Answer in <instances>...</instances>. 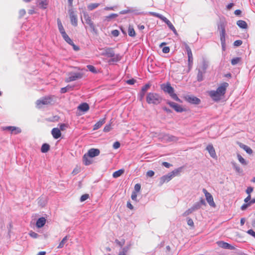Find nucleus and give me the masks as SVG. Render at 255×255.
I'll list each match as a JSON object with an SVG mask.
<instances>
[{
    "label": "nucleus",
    "instance_id": "nucleus-1",
    "mask_svg": "<svg viewBox=\"0 0 255 255\" xmlns=\"http://www.w3.org/2000/svg\"><path fill=\"white\" fill-rule=\"evenodd\" d=\"M228 86L229 84L228 83L224 82L219 86L216 91H210L209 95L214 101H219L224 97Z\"/></svg>",
    "mask_w": 255,
    "mask_h": 255
},
{
    "label": "nucleus",
    "instance_id": "nucleus-2",
    "mask_svg": "<svg viewBox=\"0 0 255 255\" xmlns=\"http://www.w3.org/2000/svg\"><path fill=\"white\" fill-rule=\"evenodd\" d=\"M146 100L149 104L158 105L161 102L162 98L157 93H149L146 95Z\"/></svg>",
    "mask_w": 255,
    "mask_h": 255
},
{
    "label": "nucleus",
    "instance_id": "nucleus-3",
    "mask_svg": "<svg viewBox=\"0 0 255 255\" xmlns=\"http://www.w3.org/2000/svg\"><path fill=\"white\" fill-rule=\"evenodd\" d=\"M162 90L169 94L170 96L174 100L181 102L180 99L177 97V95L174 93V90L173 87L171 86L170 83L162 84L161 85Z\"/></svg>",
    "mask_w": 255,
    "mask_h": 255
},
{
    "label": "nucleus",
    "instance_id": "nucleus-4",
    "mask_svg": "<svg viewBox=\"0 0 255 255\" xmlns=\"http://www.w3.org/2000/svg\"><path fill=\"white\" fill-rule=\"evenodd\" d=\"M52 101V97L50 96L42 97L36 101V106L37 108L40 109L42 108L43 106L50 104Z\"/></svg>",
    "mask_w": 255,
    "mask_h": 255
},
{
    "label": "nucleus",
    "instance_id": "nucleus-5",
    "mask_svg": "<svg viewBox=\"0 0 255 255\" xmlns=\"http://www.w3.org/2000/svg\"><path fill=\"white\" fill-rule=\"evenodd\" d=\"M83 74L79 72H71L68 74V77L66 79V82H70L82 78Z\"/></svg>",
    "mask_w": 255,
    "mask_h": 255
},
{
    "label": "nucleus",
    "instance_id": "nucleus-6",
    "mask_svg": "<svg viewBox=\"0 0 255 255\" xmlns=\"http://www.w3.org/2000/svg\"><path fill=\"white\" fill-rule=\"evenodd\" d=\"M159 138L165 142L176 141L178 139L176 137L167 134H161Z\"/></svg>",
    "mask_w": 255,
    "mask_h": 255
},
{
    "label": "nucleus",
    "instance_id": "nucleus-7",
    "mask_svg": "<svg viewBox=\"0 0 255 255\" xmlns=\"http://www.w3.org/2000/svg\"><path fill=\"white\" fill-rule=\"evenodd\" d=\"M203 192L204 193L206 199L209 204L211 206L214 207L215 206V204L214 202L213 198L212 195L209 193L205 188L203 189Z\"/></svg>",
    "mask_w": 255,
    "mask_h": 255
},
{
    "label": "nucleus",
    "instance_id": "nucleus-8",
    "mask_svg": "<svg viewBox=\"0 0 255 255\" xmlns=\"http://www.w3.org/2000/svg\"><path fill=\"white\" fill-rule=\"evenodd\" d=\"M226 22L225 21H221L218 25V29L220 30V37H226Z\"/></svg>",
    "mask_w": 255,
    "mask_h": 255
},
{
    "label": "nucleus",
    "instance_id": "nucleus-9",
    "mask_svg": "<svg viewBox=\"0 0 255 255\" xmlns=\"http://www.w3.org/2000/svg\"><path fill=\"white\" fill-rule=\"evenodd\" d=\"M167 104H168L171 108H172L173 109H174V110L177 112H179V113H181L183 111H185V109H184L183 108H182L180 105L175 103H174L173 102H171V101H168L167 102Z\"/></svg>",
    "mask_w": 255,
    "mask_h": 255
},
{
    "label": "nucleus",
    "instance_id": "nucleus-10",
    "mask_svg": "<svg viewBox=\"0 0 255 255\" xmlns=\"http://www.w3.org/2000/svg\"><path fill=\"white\" fill-rule=\"evenodd\" d=\"M83 17L85 20V22L89 25L93 31H95L96 30V28L89 15L86 13H84Z\"/></svg>",
    "mask_w": 255,
    "mask_h": 255
},
{
    "label": "nucleus",
    "instance_id": "nucleus-11",
    "mask_svg": "<svg viewBox=\"0 0 255 255\" xmlns=\"http://www.w3.org/2000/svg\"><path fill=\"white\" fill-rule=\"evenodd\" d=\"M185 98L187 102L191 104L198 105L200 103V100L193 96L187 95Z\"/></svg>",
    "mask_w": 255,
    "mask_h": 255
},
{
    "label": "nucleus",
    "instance_id": "nucleus-12",
    "mask_svg": "<svg viewBox=\"0 0 255 255\" xmlns=\"http://www.w3.org/2000/svg\"><path fill=\"white\" fill-rule=\"evenodd\" d=\"M150 86V85L149 84H147L142 87L141 90L138 96V99L140 101H142V100L144 97L145 93L147 91V90L149 88Z\"/></svg>",
    "mask_w": 255,
    "mask_h": 255
},
{
    "label": "nucleus",
    "instance_id": "nucleus-13",
    "mask_svg": "<svg viewBox=\"0 0 255 255\" xmlns=\"http://www.w3.org/2000/svg\"><path fill=\"white\" fill-rule=\"evenodd\" d=\"M206 150L208 151L210 156L212 158L215 159L217 158V156L216 153V151L212 144H208L206 147Z\"/></svg>",
    "mask_w": 255,
    "mask_h": 255
},
{
    "label": "nucleus",
    "instance_id": "nucleus-14",
    "mask_svg": "<svg viewBox=\"0 0 255 255\" xmlns=\"http://www.w3.org/2000/svg\"><path fill=\"white\" fill-rule=\"evenodd\" d=\"M131 246L132 244L130 242L125 247L122 248L118 255H127V254L130 249Z\"/></svg>",
    "mask_w": 255,
    "mask_h": 255
},
{
    "label": "nucleus",
    "instance_id": "nucleus-15",
    "mask_svg": "<svg viewBox=\"0 0 255 255\" xmlns=\"http://www.w3.org/2000/svg\"><path fill=\"white\" fill-rule=\"evenodd\" d=\"M202 205H206V202L203 198H201L199 202L195 203L191 207L194 211L199 209Z\"/></svg>",
    "mask_w": 255,
    "mask_h": 255
},
{
    "label": "nucleus",
    "instance_id": "nucleus-16",
    "mask_svg": "<svg viewBox=\"0 0 255 255\" xmlns=\"http://www.w3.org/2000/svg\"><path fill=\"white\" fill-rule=\"evenodd\" d=\"M172 175L168 173L167 174L162 176L160 178L159 184L162 185L164 183L167 182L172 179Z\"/></svg>",
    "mask_w": 255,
    "mask_h": 255
},
{
    "label": "nucleus",
    "instance_id": "nucleus-17",
    "mask_svg": "<svg viewBox=\"0 0 255 255\" xmlns=\"http://www.w3.org/2000/svg\"><path fill=\"white\" fill-rule=\"evenodd\" d=\"M71 22L74 26L77 25V19L76 14L72 10L69 11Z\"/></svg>",
    "mask_w": 255,
    "mask_h": 255
},
{
    "label": "nucleus",
    "instance_id": "nucleus-18",
    "mask_svg": "<svg viewBox=\"0 0 255 255\" xmlns=\"http://www.w3.org/2000/svg\"><path fill=\"white\" fill-rule=\"evenodd\" d=\"M100 152L98 149L91 148L89 149L87 153L90 157H94L99 155Z\"/></svg>",
    "mask_w": 255,
    "mask_h": 255
},
{
    "label": "nucleus",
    "instance_id": "nucleus-19",
    "mask_svg": "<svg viewBox=\"0 0 255 255\" xmlns=\"http://www.w3.org/2000/svg\"><path fill=\"white\" fill-rule=\"evenodd\" d=\"M217 244L219 247H220L223 249H229V250L235 249L234 247L232 246V245H231L230 244H229L227 243H226V242H224L223 241L218 242L217 243Z\"/></svg>",
    "mask_w": 255,
    "mask_h": 255
},
{
    "label": "nucleus",
    "instance_id": "nucleus-20",
    "mask_svg": "<svg viewBox=\"0 0 255 255\" xmlns=\"http://www.w3.org/2000/svg\"><path fill=\"white\" fill-rule=\"evenodd\" d=\"M208 66V62L206 61L205 60H203L202 62V63L201 65L199 66L198 70L201 71L202 72H206V70Z\"/></svg>",
    "mask_w": 255,
    "mask_h": 255
},
{
    "label": "nucleus",
    "instance_id": "nucleus-21",
    "mask_svg": "<svg viewBox=\"0 0 255 255\" xmlns=\"http://www.w3.org/2000/svg\"><path fill=\"white\" fill-rule=\"evenodd\" d=\"M51 134L55 139L59 138L61 135L60 130L58 128H53L52 129Z\"/></svg>",
    "mask_w": 255,
    "mask_h": 255
},
{
    "label": "nucleus",
    "instance_id": "nucleus-22",
    "mask_svg": "<svg viewBox=\"0 0 255 255\" xmlns=\"http://www.w3.org/2000/svg\"><path fill=\"white\" fill-rule=\"evenodd\" d=\"M4 129L9 130L11 133L17 134L21 132V129L15 127H6L4 128Z\"/></svg>",
    "mask_w": 255,
    "mask_h": 255
},
{
    "label": "nucleus",
    "instance_id": "nucleus-23",
    "mask_svg": "<svg viewBox=\"0 0 255 255\" xmlns=\"http://www.w3.org/2000/svg\"><path fill=\"white\" fill-rule=\"evenodd\" d=\"M114 52L112 48H106L104 50L102 55L111 58V57L114 56Z\"/></svg>",
    "mask_w": 255,
    "mask_h": 255
},
{
    "label": "nucleus",
    "instance_id": "nucleus-24",
    "mask_svg": "<svg viewBox=\"0 0 255 255\" xmlns=\"http://www.w3.org/2000/svg\"><path fill=\"white\" fill-rule=\"evenodd\" d=\"M78 109L81 111L86 112L89 109V106L87 103H84L78 107Z\"/></svg>",
    "mask_w": 255,
    "mask_h": 255
},
{
    "label": "nucleus",
    "instance_id": "nucleus-25",
    "mask_svg": "<svg viewBox=\"0 0 255 255\" xmlns=\"http://www.w3.org/2000/svg\"><path fill=\"white\" fill-rule=\"evenodd\" d=\"M45 223L46 219L43 217H41L37 220L36 223V226L37 228H40L44 226V225L45 224Z\"/></svg>",
    "mask_w": 255,
    "mask_h": 255
},
{
    "label": "nucleus",
    "instance_id": "nucleus-26",
    "mask_svg": "<svg viewBox=\"0 0 255 255\" xmlns=\"http://www.w3.org/2000/svg\"><path fill=\"white\" fill-rule=\"evenodd\" d=\"M240 146L244 149L248 154H251L253 153L252 149L248 146L243 143L240 144Z\"/></svg>",
    "mask_w": 255,
    "mask_h": 255
},
{
    "label": "nucleus",
    "instance_id": "nucleus-27",
    "mask_svg": "<svg viewBox=\"0 0 255 255\" xmlns=\"http://www.w3.org/2000/svg\"><path fill=\"white\" fill-rule=\"evenodd\" d=\"M88 157L89 156L87 154H85L83 157V163L86 165H89L92 163L91 160L89 159Z\"/></svg>",
    "mask_w": 255,
    "mask_h": 255
},
{
    "label": "nucleus",
    "instance_id": "nucleus-28",
    "mask_svg": "<svg viewBox=\"0 0 255 255\" xmlns=\"http://www.w3.org/2000/svg\"><path fill=\"white\" fill-rule=\"evenodd\" d=\"M57 24H58L59 30L60 32V33L61 34V35H62L63 34L66 33L64 28L62 25V24L59 19H57Z\"/></svg>",
    "mask_w": 255,
    "mask_h": 255
},
{
    "label": "nucleus",
    "instance_id": "nucleus-29",
    "mask_svg": "<svg viewBox=\"0 0 255 255\" xmlns=\"http://www.w3.org/2000/svg\"><path fill=\"white\" fill-rule=\"evenodd\" d=\"M237 24L239 26L240 28L246 29L248 27V25L247 22L242 20H238L237 22Z\"/></svg>",
    "mask_w": 255,
    "mask_h": 255
},
{
    "label": "nucleus",
    "instance_id": "nucleus-30",
    "mask_svg": "<svg viewBox=\"0 0 255 255\" xmlns=\"http://www.w3.org/2000/svg\"><path fill=\"white\" fill-rule=\"evenodd\" d=\"M182 167H179L178 168L175 169L173 170L172 172H170V173L172 175V177L175 176H178L180 172L182 171Z\"/></svg>",
    "mask_w": 255,
    "mask_h": 255
},
{
    "label": "nucleus",
    "instance_id": "nucleus-31",
    "mask_svg": "<svg viewBox=\"0 0 255 255\" xmlns=\"http://www.w3.org/2000/svg\"><path fill=\"white\" fill-rule=\"evenodd\" d=\"M105 123V119H103L100 120L98 122H97L94 126L93 128L94 130H97L104 123Z\"/></svg>",
    "mask_w": 255,
    "mask_h": 255
},
{
    "label": "nucleus",
    "instance_id": "nucleus-32",
    "mask_svg": "<svg viewBox=\"0 0 255 255\" xmlns=\"http://www.w3.org/2000/svg\"><path fill=\"white\" fill-rule=\"evenodd\" d=\"M149 14L151 15H152V16H155L156 17L160 18L163 21L164 20L165 18H166V17L165 16H163L162 15H161L159 13H156V12H149Z\"/></svg>",
    "mask_w": 255,
    "mask_h": 255
},
{
    "label": "nucleus",
    "instance_id": "nucleus-33",
    "mask_svg": "<svg viewBox=\"0 0 255 255\" xmlns=\"http://www.w3.org/2000/svg\"><path fill=\"white\" fill-rule=\"evenodd\" d=\"M149 14L151 15H152V16H155L156 17L160 18L163 21L164 20L165 18H166V17L165 16H163L162 15H161L159 13H156V12H149Z\"/></svg>",
    "mask_w": 255,
    "mask_h": 255
},
{
    "label": "nucleus",
    "instance_id": "nucleus-34",
    "mask_svg": "<svg viewBox=\"0 0 255 255\" xmlns=\"http://www.w3.org/2000/svg\"><path fill=\"white\" fill-rule=\"evenodd\" d=\"M124 172V169H120L118 171L114 172L113 174V176L114 178H118L121 176Z\"/></svg>",
    "mask_w": 255,
    "mask_h": 255
},
{
    "label": "nucleus",
    "instance_id": "nucleus-35",
    "mask_svg": "<svg viewBox=\"0 0 255 255\" xmlns=\"http://www.w3.org/2000/svg\"><path fill=\"white\" fill-rule=\"evenodd\" d=\"M112 59L110 61L112 62H118L121 59V56L119 54H115L114 53V56L111 57Z\"/></svg>",
    "mask_w": 255,
    "mask_h": 255
},
{
    "label": "nucleus",
    "instance_id": "nucleus-36",
    "mask_svg": "<svg viewBox=\"0 0 255 255\" xmlns=\"http://www.w3.org/2000/svg\"><path fill=\"white\" fill-rule=\"evenodd\" d=\"M50 148V146L47 143H44L41 147V151L43 153L47 152Z\"/></svg>",
    "mask_w": 255,
    "mask_h": 255
},
{
    "label": "nucleus",
    "instance_id": "nucleus-37",
    "mask_svg": "<svg viewBox=\"0 0 255 255\" xmlns=\"http://www.w3.org/2000/svg\"><path fill=\"white\" fill-rule=\"evenodd\" d=\"M67 240H68V237L67 236L65 237L62 239V240L61 241V242L59 243L57 248L58 249L62 248L64 247V246L65 245V244H66V243L67 242Z\"/></svg>",
    "mask_w": 255,
    "mask_h": 255
},
{
    "label": "nucleus",
    "instance_id": "nucleus-38",
    "mask_svg": "<svg viewBox=\"0 0 255 255\" xmlns=\"http://www.w3.org/2000/svg\"><path fill=\"white\" fill-rule=\"evenodd\" d=\"M128 35L131 37H134L135 35V31H134L133 28L131 26H129L128 27Z\"/></svg>",
    "mask_w": 255,
    "mask_h": 255
},
{
    "label": "nucleus",
    "instance_id": "nucleus-39",
    "mask_svg": "<svg viewBox=\"0 0 255 255\" xmlns=\"http://www.w3.org/2000/svg\"><path fill=\"white\" fill-rule=\"evenodd\" d=\"M206 72L198 71L197 79L198 81H202L203 80V75Z\"/></svg>",
    "mask_w": 255,
    "mask_h": 255
},
{
    "label": "nucleus",
    "instance_id": "nucleus-40",
    "mask_svg": "<svg viewBox=\"0 0 255 255\" xmlns=\"http://www.w3.org/2000/svg\"><path fill=\"white\" fill-rule=\"evenodd\" d=\"M62 37L63 39L68 43V44H71L73 42V41L71 40V39L68 36V35L66 33L63 34Z\"/></svg>",
    "mask_w": 255,
    "mask_h": 255
},
{
    "label": "nucleus",
    "instance_id": "nucleus-41",
    "mask_svg": "<svg viewBox=\"0 0 255 255\" xmlns=\"http://www.w3.org/2000/svg\"><path fill=\"white\" fill-rule=\"evenodd\" d=\"M220 40L221 42L222 48L223 51L226 50V37H220Z\"/></svg>",
    "mask_w": 255,
    "mask_h": 255
},
{
    "label": "nucleus",
    "instance_id": "nucleus-42",
    "mask_svg": "<svg viewBox=\"0 0 255 255\" xmlns=\"http://www.w3.org/2000/svg\"><path fill=\"white\" fill-rule=\"evenodd\" d=\"M195 212L192 207L190 208L188 210H187L183 214V216L184 217L187 216L188 215L191 214L193 212Z\"/></svg>",
    "mask_w": 255,
    "mask_h": 255
},
{
    "label": "nucleus",
    "instance_id": "nucleus-43",
    "mask_svg": "<svg viewBox=\"0 0 255 255\" xmlns=\"http://www.w3.org/2000/svg\"><path fill=\"white\" fill-rule=\"evenodd\" d=\"M166 24L168 25V27L172 30L173 28H174V26L173 25V24L171 23V22L167 18H165L164 20L163 21Z\"/></svg>",
    "mask_w": 255,
    "mask_h": 255
},
{
    "label": "nucleus",
    "instance_id": "nucleus-44",
    "mask_svg": "<svg viewBox=\"0 0 255 255\" xmlns=\"http://www.w3.org/2000/svg\"><path fill=\"white\" fill-rule=\"evenodd\" d=\"M99 5V3H91L88 5V8L89 10H92L96 8V7H97Z\"/></svg>",
    "mask_w": 255,
    "mask_h": 255
},
{
    "label": "nucleus",
    "instance_id": "nucleus-45",
    "mask_svg": "<svg viewBox=\"0 0 255 255\" xmlns=\"http://www.w3.org/2000/svg\"><path fill=\"white\" fill-rule=\"evenodd\" d=\"M238 158L239 161L243 165H247V163L245 159L240 154L238 155Z\"/></svg>",
    "mask_w": 255,
    "mask_h": 255
},
{
    "label": "nucleus",
    "instance_id": "nucleus-46",
    "mask_svg": "<svg viewBox=\"0 0 255 255\" xmlns=\"http://www.w3.org/2000/svg\"><path fill=\"white\" fill-rule=\"evenodd\" d=\"M241 61V58L240 57H236L235 58H233L231 60V64L233 65H235L237 64L240 61Z\"/></svg>",
    "mask_w": 255,
    "mask_h": 255
},
{
    "label": "nucleus",
    "instance_id": "nucleus-47",
    "mask_svg": "<svg viewBox=\"0 0 255 255\" xmlns=\"http://www.w3.org/2000/svg\"><path fill=\"white\" fill-rule=\"evenodd\" d=\"M233 166L234 168L236 170V171L238 173L242 172V170L240 168V167L236 163L234 162L232 163Z\"/></svg>",
    "mask_w": 255,
    "mask_h": 255
},
{
    "label": "nucleus",
    "instance_id": "nucleus-48",
    "mask_svg": "<svg viewBox=\"0 0 255 255\" xmlns=\"http://www.w3.org/2000/svg\"><path fill=\"white\" fill-rule=\"evenodd\" d=\"M115 242L120 247H122L125 243V240L123 239V240H121V241H120L118 240H116Z\"/></svg>",
    "mask_w": 255,
    "mask_h": 255
},
{
    "label": "nucleus",
    "instance_id": "nucleus-49",
    "mask_svg": "<svg viewBox=\"0 0 255 255\" xmlns=\"http://www.w3.org/2000/svg\"><path fill=\"white\" fill-rule=\"evenodd\" d=\"M89 194H84L81 197L80 201L82 202H84L85 200H86L87 199H88L89 198Z\"/></svg>",
    "mask_w": 255,
    "mask_h": 255
},
{
    "label": "nucleus",
    "instance_id": "nucleus-50",
    "mask_svg": "<svg viewBox=\"0 0 255 255\" xmlns=\"http://www.w3.org/2000/svg\"><path fill=\"white\" fill-rule=\"evenodd\" d=\"M140 188H141L140 184H138V183L136 184L134 187V191L133 192H136V193H137L140 191Z\"/></svg>",
    "mask_w": 255,
    "mask_h": 255
},
{
    "label": "nucleus",
    "instance_id": "nucleus-51",
    "mask_svg": "<svg viewBox=\"0 0 255 255\" xmlns=\"http://www.w3.org/2000/svg\"><path fill=\"white\" fill-rule=\"evenodd\" d=\"M87 68L88 69V70L92 72V73H96V70L95 69V68L92 66V65H87Z\"/></svg>",
    "mask_w": 255,
    "mask_h": 255
},
{
    "label": "nucleus",
    "instance_id": "nucleus-52",
    "mask_svg": "<svg viewBox=\"0 0 255 255\" xmlns=\"http://www.w3.org/2000/svg\"><path fill=\"white\" fill-rule=\"evenodd\" d=\"M29 235L31 237H32V238H34V239L37 238L38 237V235L37 233H36L35 232H34L33 231H30L29 233Z\"/></svg>",
    "mask_w": 255,
    "mask_h": 255
},
{
    "label": "nucleus",
    "instance_id": "nucleus-53",
    "mask_svg": "<svg viewBox=\"0 0 255 255\" xmlns=\"http://www.w3.org/2000/svg\"><path fill=\"white\" fill-rule=\"evenodd\" d=\"M47 4H48V3L46 0L44 1H41L39 3V5L41 6V7H42L43 8H46Z\"/></svg>",
    "mask_w": 255,
    "mask_h": 255
},
{
    "label": "nucleus",
    "instance_id": "nucleus-54",
    "mask_svg": "<svg viewBox=\"0 0 255 255\" xmlns=\"http://www.w3.org/2000/svg\"><path fill=\"white\" fill-rule=\"evenodd\" d=\"M131 198L132 200L135 201V202H137V193L136 192H132L131 196Z\"/></svg>",
    "mask_w": 255,
    "mask_h": 255
},
{
    "label": "nucleus",
    "instance_id": "nucleus-55",
    "mask_svg": "<svg viewBox=\"0 0 255 255\" xmlns=\"http://www.w3.org/2000/svg\"><path fill=\"white\" fill-rule=\"evenodd\" d=\"M185 48H186V50L187 51V54L188 55H192L191 50L188 45H186Z\"/></svg>",
    "mask_w": 255,
    "mask_h": 255
},
{
    "label": "nucleus",
    "instance_id": "nucleus-56",
    "mask_svg": "<svg viewBox=\"0 0 255 255\" xmlns=\"http://www.w3.org/2000/svg\"><path fill=\"white\" fill-rule=\"evenodd\" d=\"M111 129V126L110 124L106 125L104 128V131L105 132H108L110 131Z\"/></svg>",
    "mask_w": 255,
    "mask_h": 255
},
{
    "label": "nucleus",
    "instance_id": "nucleus-57",
    "mask_svg": "<svg viewBox=\"0 0 255 255\" xmlns=\"http://www.w3.org/2000/svg\"><path fill=\"white\" fill-rule=\"evenodd\" d=\"M243 42L242 40H238L234 42V45L235 46H239L242 44Z\"/></svg>",
    "mask_w": 255,
    "mask_h": 255
},
{
    "label": "nucleus",
    "instance_id": "nucleus-58",
    "mask_svg": "<svg viewBox=\"0 0 255 255\" xmlns=\"http://www.w3.org/2000/svg\"><path fill=\"white\" fill-rule=\"evenodd\" d=\"M254 188L252 187H249L247 189L246 192L248 195H251V193L253 191Z\"/></svg>",
    "mask_w": 255,
    "mask_h": 255
},
{
    "label": "nucleus",
    "instance_id": "nucleus-59",
    "mask_svg": "<svg viewBox=\"0 0 255 255\" xmlns=\"http://www.w3.org/2000/svg\"><path fill=\"white\" fill-rule=\"evenodd\" d=\"M251 206L250 204L249 203L244 204L241 206V210H245L249 206Z\"/></svg>",
    "mask_w": 255,
    "mask_h": 255
},
{
    "label": "nucleus",
    "instance_id": "nucleus-60",
    "mask_svg": "<svg viewBox=\"0 0 255 255\" xmlns=\"http://www.w3.org/2000/svg\"><path fill=\"white\" fill-rule=\"evenodd\" d=\"M118 16V14L112 13V14L109 15V16H107V18H108V19L114 18L117 17Z\"/></svg>",
    "mask_w": 255,
    "mask_h": 255
},
{
    "label": "nucleus",
    "instance_id": "nucleus-61",
    "mask_svg": "<svg viewBox=\"0 0 255 255\" xmlns=\"http://www.w3.org/2000/svg\"><path fill=\"white\" fill-rule=\"evenodd\" d=\"M154 175V172L152 170H149L146 173V175L148 177H151Z\"/></svg>",
    "mask_w": 255,
    "mask_h": 255
},
{
    "label": "nucleus",
    "instance_id": "nucleus-62",
    "mask_svg": "<svg viewBox=\"0 0 255 255\" xmlns=\"http://www.w3.org/2000/svg\"><path fill=\"white\" fill-rule=\"evenodd\" d=\"M120 146V143L119 141L114 142L113 144V148L115 149H118Z\"/></svg>",
    "mask_w": 255,
    "mask_h": 255
},
{
    "label": "nucleus",
    "instance_id": "nucleus-63",
    "mask_svg": "<svg viewBox=\"0 0 255 255\" xmlns=\"http://www.w3.org/2000/svg\"><path fill=\"white\" fill-rule=\"evenodd\" d=\"M187 224L189 226H192V227L194 226V222L191 218H188L187 219Z\"/></svg>",
    "mask_w": 255,
    "mask_h": 255
},
{
    "label": "nucleus",
    "instance_id": "nucleus-64",
    "mask_svg": "<svg viewBox=\"0 0 255 255\" xmlns=\"http://www.w3.org/2000/svg\"><path fill=\"white\" fill-rule=\"evenodd\" d=\"M247 233L254 238H255V232H254L253 230L251 229L247 231Z\"/></svg>",
    "mask_w": 255,
    "mask_h": 255
}]
</instances>
